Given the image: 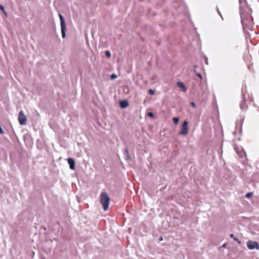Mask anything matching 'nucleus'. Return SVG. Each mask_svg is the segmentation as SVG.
<instances>
[{
	"instance_id": "11",
	"label": "nucleus",
	"mask_w": 259,
	"mask_h": 259,
	"mask_svg": "<svg viewBox=\"0 0 259 259\" xmlns=\"http://www.w3.org/2000/svg\"><path fill=\"white\" fill-rule=\"evenodd\" d=\"M230 237L231 238H233L234 240L235 241H236L237 242H238L239 244H240L241 243L240 241L239 240V239L237 238L234 237V234H230Z\"/></svg>"
},
{
	"instance_id": "16",
	"label": "nucleus",
	"mask_w": 259,
	"mask_h": 259,
	"mask_svg": "<svg viewBox=\"0 0 259 259\" xmlns=\"http://www.w3.org/2000/svg\"><path fill=\"white\" fill-rule=\"evenodd\" d=\"M105 54L108 58H110L111 57V54L110 52L108 51L105 52Z\"/></svg>"
},
{
	"instance_id": "17",
	"label": "nucleus",
	"mask_w": 259,
	"mask_h": 259,
	"mask_svg": "<svg viewBox=\"0 0 259 259\" xmlns=\"http://www.w3.org/2000/svg\"><path fill=\"white\" fill-rule=\"evenodd\" d=\"M117 77V75L115 74H112L111 75V79H114L115 78H116Z\"/></svg>"
},
{
	"instance_id": "21",
	"label": "nucleus",
	"mask_w": 259,
	"mask_h": 259,
	"mask_svg": "<svg viewBox=\"0 0 259 259\" xmlns=\"http://www.w3.org/2000/svg\"><path fill=\"white\" fill-rule=\"evenodd\" d=\"M125 152H126L127 153H128V151H127V149H125Z\"/></svg>"
},
{
	"instance_id": "20",
	"label": "nucleus",
	"mask_w": 259,
	"mask_h": 259,
	"mask_svg": "<svg viewBox=\"0 0 259 259\" xmlns=\"http://www.w3.org/2000/svg\"><path fill=\"white\" fill-rule=\"evenodd\" d=\"M159 240H160V241H162V240H163V238H162V237H161L159 238Z\"/></svg>"
},
{
	"instance_id": "12",
	"label": "nucleus",
	"mask_w": 259,
	"mask_h": 259,
	"mask_svg": "<svg viewBox=\"0 0 259 259\" xmlns=\"http://www.w3.org/2000/svg\"><path fill=\"white\" fill-rule=\"evenodd\" d=\"M0 10L3 12V13L4 14V15L7 17V14L6 13V12L5 11V8L4 7L1 5L0 4Z\"/></svg>"
},
{
	"instance_id": "13",
	"label": "nucleus",
	"mask_w": 259,
	"mask_h": 259,
	"mask_svg": "<svg viewBox=\"0 0 259 259\" xmlns=\"http://www.w3.org/2000/svg\"><path fill=\"white\" fill-rule=\"evenodd\" d=\"M172 120L175 124H177L179 122V118L178 117H174Z\"/></svg>"
},
{
	"instance_id": "1",
	"label": "nucleus",
	"mask_w": 259,
	"mask_h": 259,
	"mask_svg": "<svg viewBox=\"0 0 259 259\" xmlns=\"http://www.w3.org/2000/svg\"><path fill=\"white\" fill-rule=\"evenodd\" d=\"M100 203L103 207L105 211L108 209L110 199L107 194L105 192H102L100 194Z\"/></svg>"
},
{
	"instance_id": "6",
	"label": "nucleus",
	"mask_w": 259,
	"mask_h": 259,
	"mask_svg": "<svg viewBox=\"0 0 259 259\" xmlns=\"http://www.w3.org/2000/svg\"><path fill=\"white\" fill-rule=\"evenodd\" d=\"M177 86L182 89L184 92H186L187 91V88L185 86L184 84L181 81H179L177 82Z\"/></svg>"
},
{
	"instance_id": "14",
	"label": "nucleus",
	"mask_w": 259,
	"mask_h": 259,
	"mask_svg": "<svg viewBox=\"0 0 259 259\" xmlns=\"http://www.w3.org/2000/svg\"><path fill=\"white\" fill-rule=\"evenodd\" d=\"M252 196L253 193L252 192H249L245 195V197L247 198H250Z\"/></svg>"
},
{
	"instance_id": "22",
	"label": "nucleus",
	"mask_w": 259,
	"mask_h": 259,
	"mask_svg": "<svg viewBox=\"0 0 259 259\" xmlns=\"http://www.w3.org/2000/svg\"><path fill=\"white\" fill-rule=\"evenodd\" d=\"M225 246H226V244H224L223 245V247H225Z\"/></svg>"
},
{
	"instance_id": "10",
	"label": "nucleus",
	"mask_w": 259,
	"mask_h": 259,
	"mask_svg": "<svg viewBox=\"0 0 259 259\" xmlns=\"http://www.w3.org/2000/svg\"><path fill=\"white\" fill-rule=\"evenodd\" d=\"M194 71L196 73V75L201 79L202 80V75L201 74V73H198L196 72V70H195V68L197 67L196 66H194Z\"/></svg>"
},
{
	"instance_id": "4",
	"label": "nucleus",
	"mask_w": 259,
	"mask_h": 259,
	"mask_svg": "<svg viewBox=\"0 0 259 259\" xmlns=\"http://www.w3.org/2000/svg\"><path fill=\"white\" fill-rule=\"evenodd\" d=\"M247 246L249 249H259V244L256 241L249 240L247 242Z\"/></svg>"
},
{
	"instance_id": "8",
	"label": "nucleus",
	"mask_w": 259,
	"mask_h": 259,
	"mask_svg": "<svg viewBox=\"0 0 259 259\" xmlns=\"http://www.w3.org/2000/svg\"><path fill=\"white\" fill-rule=\"evenodd\" d=\"M59 17L61 21V26L63 27L64 26H65V21L64 20L63 17L61 14H59Z\"/></svg>"
},
{
	"instance_id": "15",
	"label": "nucleus",
	"mask_w": 259,
	"mask_h": 259,
	"mask_svg": "<svg viewBox=\"0 0 259 259\" xmlns=\"http://www.w3.org/2000/svg\"><path fill=\"white\" fill-rule=\"evenodd\" d=\"M148 92L149 95H152L154 94V91L152 89H149Z\"/></svg>"
},
{
	"instance_id": "2",
	"label": "nucleus",
	"mask_w": 259,
	"mask_h": 259,
	"mask_svg": "<svg viewBox=\"0 0 259 259\" xmlns=\"http://www.w3.org/2000/svg\"><path fill=\"white\" fill-rule=\"evenodd\" d=\"M18 120L19 123L21 125H26L27 121V118L25 115L24 114L23 112L21 111L19 113L18 116Z\"/></svg>"
},
{
	"instance_id": "9",
	"label": "nucleus",
	"mask_w": 259,
	"mask_h": 259,
	"mask_svg": "<svg viewBox=\"0 0 259 259\" xmlns=\"http://www.w3.org/2000/svg\"><path fill=\"white\" fill-rule=\"evenodd\" d=\"M61 32L62 37L64 38L65 37V31H66V26H61Z\"/></svg>"
},
{
	"instance_id": "3",
	"label": "nucleus",
	"mask_w": 259,
	"mask_h": 259,
	"mask_svg": "<svg viewBox=\"0 0 259 259\" xmlns=\"http://www.w3.org/2000/svg\"><path fill=\"white\" fill-rule=\"evenodd\" d=\"M188 122L187 121H184L182 125V130L180 131L179 134L181 135H186L188 133Z\"/></svg>"
},
{
	"instance_id": "7",
	"label": "nucleus",
	"mask_w": 259,
	"mask_h": 259,
	"mask_svg": "<svg viewBox=\"0 0 259 259\" xmlns=\"http://www.w3.org/2000/svg\"><path fill=\"white\" fill-rule=\"evenodd\" d=\"M120 105L121 108H125L128 106V104L126 101H121L120 102Z\"/></svg>"
},
{
	"instance_id": "5",
	"label": "nucleus",
	"mask_w": 259,
	"mask_h": 259,
	"mask_svg": "<svg viewBox=\"0 0 259 259\" xmlns=\"http://www.w3.org/2000/svg\"><path fill=\"white\" fill-rule=\"evenodd\" d=\"M68 163L69 164L70 168L71 169H74L75 168V162L72 158H68L67 159Z\"/></svg>"
},
{
	"instance_id": "19",
	"label": "nucleus",
	"mask_w": 259,
	"mask_h": 259,
	"mask_svg": "<svg viewBox=\"0 0 259 259\" xmlns=\"http://www.w3.org/2000/svg\"><path fill=\"white\" fill-rule=\"evenodd\" d=\"M148 116H150V117H154V114L152 112H149V113H148Z\"/></svg>"
},
{
	"instance_id": "18",
	"label": "nucleus",
	"mask_w": 259,
	"mask_h": 259,
	"mask_svg": "<svg viewBox=\"0 0 259 259\" xmlns=\"http://www.w3.org/2000/svg\"><path fill=\"white\" fill-rule=\"evenodd\" d=\"M191 105L193 108H196V105H195V103H194V102H192L191 103Z\"/></svg>"
}]
</instances>
